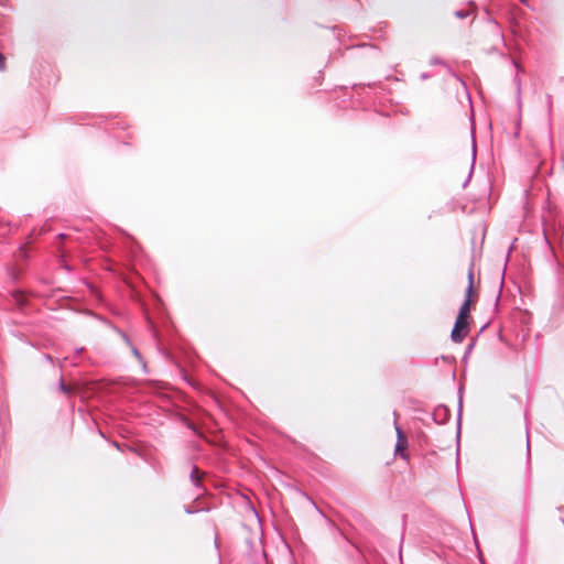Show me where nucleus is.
I'll use <instances>...</instances> for the list:
<instances>
[{
    "label": "nucleus",
    "mask_w": 564,
    "mask_h": 564,
    "mask_svg": "<svg viewBox=\"0 0 564 564\" xmlns=\"http://www.w3.org/2000/svg\"><path fill=\"white\" fill-rule=\"evenodd\" d=\"M121 338L126 343L127 346L132 344V341L130 340L129 336L126 333L122 334Z\"/></svg>",
    "instance_id": "obj_19"
},
{
    "label": "nucleus",
    "mask_w": 564,
    "mask_h": 564,
    "mask_svg": "<svg viewBox=\"0 0 564 564\" xmlns=\"http://www.w3.org/2000/svg\"><path fill=\"white\" fill-rule=\"evenodd\" d=\"M215 547L218 549V541L217 538L215 539Z\"/></svg>",
    "instance_id": "obj_28"
},
{
    "label": "nucleus",
    "mask_w": 564,
    "mask_h": 564,
    "mask_svg": "<svg viewBox=\"0 0 564 564\" xmlns=\"http://www.w3.org/2000/svg\"><path fill=\"white\" fill-rule=\"evenodd\" d=\"M460 423H462V397L459 398L458 403V412H457V430L460 431Z\"/></svg>",
    "instance_id": "obj_13"
},
{
    "label": "nucleus",
    "mask_w": 564,
    "mask_h": 564,
    "mask_svg": "<svg viewBox=\"0 0 564 564\" xmlns=\"http://www.w3.org/2000/svg\"><path fill=\"white\" fill-rule=\"evenodd\" d=\"M432 419L436 424H445L451 419V411L444 404H438L432 412Z\"/></svg>",
    "instance_id": "obj_3"
},
{
    "label": "nucleus",
    "mask_w": 564,
    "mask_h": 564,
    "mask_svg": "<svg viewBox=\"0 0 564 564\" xmlns=\"http://www.w3.org/2000/svg\"><path fill=\"white\" fill-rule=\"evenodd\" d=\"M44 358H45V360H46V361H50V362H52V361H53L52 356H51V355H48V354H45V355H44Z\"/></svg>",
    "instance_id": "obj_23"
},
{
    "label": "nucleus",
    "mask_w": 564,
    "mask_h": 564,
    "mask_svg": "<svg viewBox=\"0 0 564 564\" xmlns=\"http://www.w3.org/2000/svg\"><path fill=\"white\" fill-rule=\"evenodd\" d=\"M469 180H470V177L468 176L466 182H468ZM464 186H467V183H464Z\"/></svg>",
    "instance_id": "obj_31"
},
{
    "label": "nucleus",
    "mask_w": 564,
    "mask_h": 564,
    "mask_svg": "<svg viewBox=\"0 0 564 564\" xmlns=\"http://www.w3.org/2000/svg\"><path fill=\"white\" fill-rule=\"evenodd\" d=\"M475 345H476V341H475V340H471V341L467 345V347H466V349H465V352H464V356H463V360H464V361H465V360H467V358H468V357H469V355L471 354V351H473V349H474Z\"/></svg>",
    "instance_id": "obj_12"
},
{
    "label": "nucleus",
    "mask_w": 564,
    "mask_h": 564,
    "mask_svg": "<svg viewBox=\"0 0 564 564\" xmlns=\"http://www.w3.org/2000/svg\"><path fill=\"white\" fill-rule=\"evenodd\" d=\"M481 564H485V563H481Z\"/></svg>",
    "instance_id": "obj_32"
},
{
    "label": "nucleus",
    "mask_w": 564,
    "mask_h": 564,
    "mask_svg": "<svg viewBox=\"0 0 564 564\" xmlns=\"http://www.w3.org/2000/svg\"><path fill=\"white\" fill-rule=\"evenodd\" d=\"M521 3L528 4V0H520Z\"/></svg>",
    "instance_id": "obj_29"
},
{
    "label": "nucleus",
    "mask_w": 564,
    "mask_h": 564,
    "mask_svg": "<svg viewBox=\"0 0 564 564\" xmlns=\"http://www.w3.org/2000/svg\"><path fill=\"white\" fill-rule=\"evenodd\" d=\"M111 328L113 329L115 333H117L120 337L122 336V334H124V332L122 329H120L119 327H117L116 325H111Z\"/></svg>",
    "instance_id": "obj_22"
},
{
    "label": "nucleus",
    "mask_w": 564,
    "mask_h": 564,
    "mask_svg": "<svg viewBox=\"0 0 564 564\" xmlns=\"http://www.w3.org/2000/svg\"><path fill=\"white\" fill-rule=\"evenodd\" d=\"M189 481L196 489L204 490V491L206 490L203 486L202 477L199 475V469L196 465H193V467H192V470L189 474Z\"/></svg>",
    "instance_id": "obj_4"
},
{
    "label": "nucleus",
    "mask_w": 564,
    "mask_h": 564,
    "mask_svg": "<svg viewBox=\"0 0 564 564\" xmlns=\"http://www.w3.org/2000/svg\"><path fill=\"white\" fill-rule=\"evenodd\" d=\"M514 83H516V93H517L516 101H517L518 111L520 113L521 108H522V98H521V79L518 75L514 78Z\"/></svg>",
    "instance_id": "obj_6"
},
{
    "label": "nucleus",
    "mask_w": 564,
    "mask_h": 564,
    "mask_svg": "<svg viewBox=\"0 0 564 564\" xmlns=\"http://www.w3.org/2000/svg\"><path fill=\"white\" fill-rule=\"evenodd\" d=\"M184 422H185V426L188 430H191L196 435H200V432H199L198 427L195 425V423H193L192 421H189L187 419H185Z\"/></svg>",
    "instance_id": "obj_11"
},
{
    "label": "nucleus",
    "mask_w": 564,
    "mask_h": 564,
    "mask_svg": "<svg viewBox=\"0 0 564 564\" xmlns=\"http://www.w3.org/2000/svg\"><path fill=\"white\" fill-rule=\"evenodd\" d=\"M475 159H476V144L474 142L473 143V161H471V167H470V171H469V177H471V174H473V171H474Z\"/></svg>",
    "instance_id": "obj_15"
},
{
    "label": "nucleus",
    "mask_w": 564,
    "mask_h": 564,
    "mask_svg": "<svg viewBox=\"0 0 564 564\" xmlns=\"http://www.w3.org/2000/svg\"><path fill=\"white\" fill-rule=\"evenodd\" d=\"M111 328L113 329L115 333H117L120 337L122 336V334H124V332L122 329H120L119 327H117L116 325H111Z\"/></svg>",
    "instance_id": "obj_21"
},
{
    "label": "nucleus",
    "mask_w": 564,
    "mask_h": 564,
    "mask_svg": "<svg viewBox=\"0 0 564 564\" xmlns=\"http://www.w3.org/2000/svg\"><path fill=\"white\" fill-rule=\"evenodd\" d=\"M481 564H485V563H481Z\"/></svg>",
    "instance_id": "obj_33"
},
{
    "label": "nucleus",
    "mask_w": 564,
    "mask_h": 564,
    "mask_svg": "<svg viewBox=\"0 0 564 564\" xmlns=\"http://www.w3.org/2000/svg\"><path fill=\"white\" fill-rule=\"evenodd\" d=\"M130 349H131V352L133 354V356L137 358V360L143 365V368L145 369L147 365H145V361L141 355V352L139 351V349L133 345H129L128 346Z\"/></svg>",
    "instance_id": "obj_8"
},
{
    "label": "nucleus",
    "mask_w": 564,
    "mask_h": 564,
    "mask_svg": "<svg viewBox=\"0 0 564 564\" xmlns=\"http://www.w3.org/2000/svg\"><path fill=\"white\" fill-rule=\"evenodd\" d=\"M113 445H115V447H117L118 449H120V444H119V443L113 442Z\"/></svg>",
    "instance_id": "obj_27"
},
{
    "label": "nucleus",
    "mask_w": 564,
    "mask_h": 564,
    "mask_svg": "<svg viewBox=\"0 0 564 564\" xmlns=\"http://www.w3.org/2000/svg\"><path fill=\"white\" fill-rule=\"evenodd\" d=\"M468 285L466 289V295L467 297H471L474 293V272H473V264L470 265V269L468 271Z\"/></svg>",
    "instance_id": "obj_7"
},
{
    "label": "nucleus",
    "mask_w": 564,
    "mask_h": 564,
    "mask_svg": "<svg viewBox=\"0 0 564 564\" xmlns=\"http://www.w3.org/2000/svg\"><path fill=\"white\" fill-rule=\"evenodd\" d=\"M469 322L456 317L454 327L451 333V339L454 343H462L468 335Z\"/></svg>",
    "instance_id": "obj_2"
},
{
    "label": "nucleus",
    "mask_w": 564,
    "mask_h": 564,
    "mask_svg": "<svg viewBox=\"0 0 564 564\" xmlns=\"http://www.w3.org/2000/svg\"><path fill=\"white\" fill-rule=\"evenodd\" d=\"M481 564H485V563H481Z\"/></svg>",
    "instance_id": "obj_34"
},
{
    "label": "nucleus",
    "mask_w": 564,
    "mask_h": 564,
    "mask_svg": "<svg viewBox=\"0 0 564 564\" xmlns=\"http://www.w3.org/2000/svg\"><path fill=\"white\" fill-rule=\"evenodd\" d=\"M557 510L561 512V513H564V506L562 507H558Z\"/></svg>",
    "instance_id": "obj_26"
},
{
    "label": "nucleus",
    "mask_w": 564,
    "mask_h": 564,
    "mask_svg": "<svg viewBox=\"0 0 564 564\" xmlns=\"http://www.w3.org/2000/svg\"><path fill=\"white\" fill-rule=\"evenodd\" d=\"M488 23H489V24H492V25L495 26V29L497 30V32H498V33H500V35L502 36V33H501V31H500V25H499V23L497 22V20H496V19H494V18H489V19H488Z\"/></svg>",
    "instance_id": "obj_14"
},
{
    "label": "nucleus",
    "mask_w": 564,
    "mask_h": 564,
    "mask_svg": "<svg viewBox=\"0 0 564 564\" xmlns=\"http://www.w3.org/2000/svg\"><path fill=\"white\" fill-rule=\"evenodd\" d=\"M527 458H528V462H530L531 452H530L529 435H527Z\"/></svg>",
    "instance_id": "obj_18"
},
{
    "label": "nucleus",
    "mask_w": 564,
    "mask_h": 564,
    "mask_svg": "<svg viewBox=\"0 0 564 564\" xmlns=\"http://www.w3.org/2000/svg\"><path fill=\"white\" fill-rule=\"evenodd\" d=\"M470 299L471 297H467V295H465V300H464L463 304L459 307V311H458V314H457V318H460V319H464V321H468L469 313H470Z\"/></svg>",
    "instance_id": "obj_5"
},
{
    "label": "nucleus",
    "mask_w": 564,
    "mask_h": 564,
    "mask_svg": "<svg viewBox=\"0 0 564 564\" xmlns=\"http://www.w3.org/2000/svg\"><path fill=\"white\" fill-rule=\"evenodd\" d=\"M473 13V10L459 9L454 11V15L457 19H466Z\"/></svg>",
    "instance_id": "obj_10"
},
{
    "label": "nucleus",
    "mask_w": 564,
    "mask_h": 564,
    "mask_svg": "<svg viewBox=\"0 0 564 564\" xmlns=\"http://www.w3.org/2000/svg\"><path fill=\"white\" fill-rule=\"evenodd\" d=\"M431 63H432V64H441V63H442V61H440L438 58H434V59H432V62H431Z\"/></svg>",
    "instance_id": "obj_25"
},
{
    "label": "nucleus",
    "mask_w": 564,
    "mask_h": 564,
    "mask_svg": "<svg viewBox=\"0 0 564 564\" xmlns=\"http://www.w3.org/2000/svg\"><path fill=\"white\" fill-rule=\"evenodd\" d=\"M83 351H84V347H79V348H76V349H75V354H76V355H79V354H82Z\"/></svg>",
    "instance_id": "obj_24"
},
{
    "label": "nucleus",
    "mask_w": 564,
    "mask_h": 564,
    "mask_svg": "<svg viewBox=\"0 0 564 564\" xmlns=\"http://www.w3.org/2000/svg\"><path fill=\"white\" fill-rule=\"evenodd\" d=\"M111 328L113 329L115 333H117L120 337L122 336V334H124V332L122 329H120L119 327H117L116 325H111Z\"/></svg>",
    "instance_id": "obj_20"
},
{
    "label": "nucleus",
    "mask_w": 564,
    "mask_h": 564,
    "mask_svg": "<svg viewBox=\"0 0 564 564\" xmlns=\"http://www.w3.org/2000/svg\"><path fill=\"white\" fill-rule=\"evenodd\" d=\"M57 387H58V390H59L61 392H63L64 394L69 395V394H72V392H73L72 388H70V387H68V386L64 382V380H63V377H62V376H61V378H59V381H58V386H57Z\"/></svg>",
    "instance_id": "obj_9"
},
{
    "label": "nucleus",
    "mask_w": 564,
    "mask_h": 564,
    "mask_svg": "<svg viewBox=\"0 0 564 564\" xmlns=\"http://www.w3.org/2000/svg\"><path fill=\"white\" fill-rule=\"evenodd\" d=\"M184 511L187 514H194V513L198 512L199 510L198 509H193L191 506H184Z\"/></svg>",
    "instance_id": "obj_17"
},
{
    "label": "nucleus",
    "mask_w": 564,
    "mask_h": 564,
    "mask_svg": "<svg viewBox=\"0 0 564 564\" xmlns=\"http://www.w3.org/2000/svg\"><path fill=\"white\" fill-rule=\"evenodd\" d=\"M7 67V64H6V57L4 55L0 52V70L3 72Z\"/></svg>",
    "instance_id": "obj_16"
},
{
    "label": "nucleus",
    "mask_w": 564,
    "mask_h": 564,
    "mask_svg": "<svg viewBox=\"0 0 564 564\" xmlns=\"http://www.w3.org/2000/svg\"><path fill=\"white\" fill-rule=\"evenodd\" d=\"M519 127H520V119H518V121H517V128L519 129Z\"/></svg>",
    "instance_id": "obj_30"
},
{
    "label": "nucleus",
    "mask_w": 564,
    "mask_h": 564,
    "mask_svg": "<svg viewBox=\"0 0 564 564\" xmlns=\"http://www.w3.org/2000/svg\"><path fill=\"white\" fill-rule=\"evenodd\" d=\"M393 415H394V429H395V433H397V443H395V447H394V455L400 456L404 459H408L409 456L406 454V448L409 446V442H408V438H406L405 434L403 433L402 429L400 427V425L397 422V420L399 417L397 411L393 412Z\"/></svg>",
    "instance_id": "obj_1"
}]
</instances>
